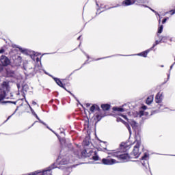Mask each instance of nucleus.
Wrapping results in <instances>:
<instances>
[{
	"label": "nucleus",
	"mask_w": 175,
	"mask_h": 175,
	"mask_svg": "<svg viewBox=\"0 0 175 175\" xmlns=\"http://www.w3.org/2000/svg\"><path fill=\"white\" fill-rule=\"evenodd\" d=\"M129 148H131L127 146L126 143L122 142L120 146V148L116 150H111L110 154L112 157H115L116 158H118V159L123 161V162H129V161L133 158L127 153Z\"/></svg>",
	"instance_id": "obj_1"
},
{
	"label": "nucleus",
	"mask_w": 175,
	"mask_h": 175,
	"mask_svg": "<svg viewBox=\"0 0 175 175\" xmlns=\"http://www.w3.org/2000/svg\"><path fill=\"white\" fill-rule=\"evenodd\" d=\"M80 152L79 150L75 149L70 152V153H67L65 155L59 156L57 162L59 165H69V163H73L76 161V158H80L79 154Z\"/></svg>",
	"instance_id": "obj_2"
},
{
	"label": "nucleus",
	"mask_w": 175,
	"mask_h": 175,
	"mask_svg": "<svg viewBox=\"0 0 175 175\" xmlns=\"http://www.w3.org/2000/svg\"><path fill=\"white\" fill-rule=\"evenodd\" d=\"M135 143H136V144L133 148L131 155H133V158H139V157H140V154H142V152H140V151L139 150V148H140V146H142V142L136 140Z\"/></svg>",
	"instance_id": "obj_3"
},
{
	"label": "nucleus",
	"mask_w": 175,
	"mask_h": 175,
	"mask_svg": "<svg viewBox=\"0 0 175 175\" xmlns=\"http://www.w3.org/2000/svg\"><path fill=\"white\" fill-rule=\"evenodd\" d=\"M8 91H10V85L9 81H4L0 85V95L2 94L5 95V92H8Z\"/></svg>",
	"instance_id": "obj_4"
},
{
	"label": "nucleus",
	"mask_w": 175,
	"mask_h": 175,
	"mask_svg": "<svg viewBox=\"0 0 175 175\" xmlns=\"http://www.w3.org/2000/svg\"><path fill=\"white\" fill-rule=\"evenodd\" d=\"M101 162L103 165H115V163H118L117 160L114 159H111L110 156H108L107 158L103 159Z\"/></svg>",
	"instance_id": "obj_5"
},
{
	"label": "nucleus",
	"mask_w": 175,
	"mask_h": 175,
	"mask_svg": "<svg viewBox=\"0 0 175 175\" xmlns=\"http://www.w3.org/2000/svg\"><path fill=\"white\" fill-rule=\"evenodd\" d=\"M3 99H14V96L13 93L10 92V90L4 92V94H0V102L3 100Z\"/></svg>",
	"instance_id": "obj_6"
},
{
	"label": "nucleus",
	"mask_w": 175,
	"mask_h": 175,
	"mask_svg": "<svg viewBox=\"0 0 175 175\" xmlns=\"http://www.w3.org/2000/svg\"><path fill=\"white\" fill-rule=\"evenodd\" d=\"M54 80L55 83L57 84V85H59V87L64 88L65 91H68V90H66V88H65V83H66V79H62V81H61L58 78H54ZM68 92L70 94V91H68Z\"/></svg>",
	"instance_id": "obj_7"
},
{
	"label": "nucleus",
	"mask_w": 175,
	"mask_h": 175,
	"mask_svg": "<svg viewBox=\"0 0 175 175\" xmlns=\"http://www.w3.org/2000/svg\"><path fill=\"white\" fill-rule=\"evenodd\" d=\"M0 62L3 66H8V65H10V59L5 55H1L0 58Z\"/></svg>",
	"instance_id": "obj_8"
},
{
	"label": "nucleus",
	"mask_w": 175,
	"mask_h": 175,
	"mask_svg": "<svg viewBox=\"0 0 175 175\" xmlns=\"http://www.w3.org/2000/svg\"><path fill=\"white\" fill-rule=\"evenodd\" d=\"M137 2V0H124L122 2V6H131L132 5H135Z\"/></svg>",
	"instance_id": "obj_9"
},
{
	"label": "nucleus",
	"mask_w": 175,
	"mask_h": 175,
	"mask_svg": "<svg viewBox=\"0 0 175 175\" xmlns=\"http://www.w3.org/2000/svg\"><path fill=\"white\" fill-rule=\"evenodd\" d=\"M103 117H105V115L102 113V110H100V112L96 113L94 120H96V122H99V121H100Z\"/></svg>",
	"instance_id": "obj_10"
},
{
	"label": "nucleus",
	"mask_w": 175,
	"mask_h": 175,
	"mask_svg": "<svg viewBox=\"0 0 175 175\" xmlns=\"http://www.w3.org/2000/svg\"><path fill=\"white\" fill-rule=\"evenodd\" d=\"M91 113H95V111H98L100 113V108L99 107L98 105L94 104L90 109Z\"/></svg>",
	"instance_id": "obj_11"
},
{
	"label": "nucleus",
	"mask_w": 175,
	"mask_h": 175,
	"mask_svg": "<svg viewBox=\"0 0 175 175\" xmlns=\"http://www.w3.org/2000/svg\"><path fill=\"white\" fill-rule=\"evenodd\" d=\"M81 155L80 156V154H79V157H77V158H90V154H88V149H84L82 152H81Z\"/></svg>",
	"instance_id": "obj_12"
},
{
	"label": "nucleus",
	"mask_w": 175,
	"mask_h": 175,
	"mask_svg": "<svg viewBox=\"0 0 175 175\" xmlns=\"http://www.w3.org/2000/svg\"><path fill=\"white\" fill-rule=\"evenodd\" d=\"M156 103H162V93L159 92L155 97Z\"/></svg>",
	"instance_id": "obj_13"
},
{
	"label": "nucleus",
	"mask_w": 175,
	"mask_h": 175,
	"mask_svg": "<svg viewBox=\"0 0 175 175\" xmlns=\"http://www.w3.org/2000/svg\"><path fill=\"white\" fill-rule=\"evenodd\" d=\"M110 107H111L110 104H102L101 105V109L103 110V111H108V110H110Z\"/></svg>",
	"instance_id": "obj_14"
},
{
	"label": "nucleus",
	"mask_w": 175,
	"mask_h": 175,
	"mask_svg": "<svg viewBox=\"0 0 175 175\" xmlns=\"http://www.w3.org/2000/svg\"><path fill=\"white\" fill-rule=\"evenodd\" d=\"M151 50H152V49H148V50H146V51H143V52L139 53L138 55H139L140 57H144V58H146V57H147L148 53H150V51H151Z\"/></svg>",
	"instance_id": "obj_15"
},
{
	"label": "nucleus",
	"mask_w": 175,
	"mask_h": 175,
	"mask_svg": "<svg viewBox=\"0 0 175 175\" xmlns=\"http://www.w3.org/2000/svg\"><path fill=\"white\" fill-rule=\"evenodd\" d=\"M153 100H154V96H149L146 98V105H151V103H152Z\"/></svg>",
	"instance_id": "obj_16"
},
{
	"label": "nucleus",
	"mask_w": 175,
	"mask_h": 175,
	"mask_svg": "<svg viewBox=\"0 0 175 175\" xmlns=\"http://www.w3.org/2000/svg\"><path fill=\"white\" fill-rule=\"evenodd\" d=\"M120 122H123V124H125V125L128 128L129 131H131V126H129V124H128V123L125 122V121H124L121 118H118L117 122H120Z\"/></svg>",
	"instance_id": "obj_17"
},
{
	"label": "nucleus",
	"mask_w": 175,
	"mask_h": 175,
	"mask_svg": "<svg viewBox=\"0 0 175 175\" xmlns=\"http://www.w3.org/2000/svg\"><path fill=\"white\" fill-rule=\"evenodd\" d=\"M113 111H120L121 113L125 111V109H124V108H121V107H113Z\"/></svg>",
	"instance_id": "obj_18"
},
{
	"label": "nucleus",
	"mask_w": 175,
	"mask_h": 175,
	"mask_svg": "<svg viewBox=\"0 0 175 175\" xmlns=\"http://www.w3.org/2000/svg\"><path fill=\"white\" fill-rule=\"evenodd\" d=\"M94 156L92 157L93 161H99V156L96 154V152H94Z\"/></svg>",
	"instance_id": "obj_19"
},
{
	"label": "nucleus",
	"mask_w": 175,
	"mask_h": 175,
	"mask_svg": "<svg viewBox=\"0 0 175 175\" xmlns=\"http://www.w3.org/2000/svg\"><path fill=\"white\" fill-rule=\"evenodd\" d=\"M163 31V25H161L158 28V33H162Z\"/></svg>",
	"instance_id": "obj_20"
},
{
	"label": "nucleus",
	"mask_w": 175,
	"mask_h": 175,
	"mask_svg": "<svg viewBox=\"0 0 175 175\" xmlns=\"http://www.w3.org/2000/svg\"><path fill=\"white\" fill-rule=\"evenodd\" d=\"M88 150V155H89V157L94 154V150L91 149H87Z\"/></svg>",
	"instance_id": "obj_21"
},
{
	"label": "nucleus",
	"mask_w": 175,
	"mask_h": 175,
	"mask_svg": "<svg viewBox=\"0 0 175 175\" xmlns=\"http://www.w3.org/2000/svg\"><path fill=\"white\" fill-rule=\"evenodd\" d=\"M131 125L133 129H136V127L137 126L136 125V122H132L131 123Z\"/></svg>",
	"instance_id": "obj_22"
},
{
	"label": "nucleus",
	"mask_w": 175,
	"mask_h": 175,
	"mask_svg": "<svg viewBox=\"0 0 175 175\" xmlns=\"http://www.w3.org/2000/svg\"><path fill=\"white\" fill-rule=\"evenodd\" d=\"M159 43H160V42H159V41L156 40V41H155V43H154V44H153L152 46L150 48V50H152V49H154V47H155V46H157V45L159 44Z\"/></svg>",
	"instance_id": "obj_23"
},
{
	"label": "nucleus",
	"mask_w": 175,
	"mask_h": 175,
	"mask_svg": "<svg viewBox=\"0 0 175 175\" xmlns=\"http://www.w3.org/2000/svg\"><path fill=\"white\" fill-rule=\"evenodd\" d=\"M31 110V112L33 113V114L36 117V118H38V115L36 114V113H35V111H33V109H32V108L31 107L30 105H29Z\"/></svg>",
	"instance_id": "obj_24"
},
{
	"label": "nucleus",
	"mask_w": 175,
	"mask_h": 175,
	"mask_svg": "<svg viewBox=\"0 0 175 175\" xmlns=\"http://www.w3.org/2000/svg\"><path fill=\"white\" fill-rule=\"evenodd\" d=\"M84 146H90V142H87L86 140L83 141Z\"/></svg>",
	"instance_id": "obj_25"
},
{
	"label": "nucleus",
	"mask_w": 175,
	"mask_h": 175,
	"mask_svg": "<svg viewBox=\"0 0 175 175\" xmlns=\"http://www.w3.org/2000/svg\"><path fill=\"white\" fill-rule=\"evenodd\" d=\"M147 159V154H144L142 157V159L143 161H144V159Z\"/></svg>",
	"instance_id": "obj_26"
},
{
	"label": "nucleus",
	"mask_w": 175,
	"mask_h": 175,
	"mask_svg": "<svg viewBox=\"0 0 175 175\" xmlns=\"http://www.w3.org/2000/svg\"><path fill=\"white\" fill-rule=\"evenodd\" d=\"M167 21V18H165L164 19H163L162 21V24H165V23H166V21Z\"/></svg>",
	"instance_id": "obj_27"
},
{
	"label": "nucleus",
	"mask_w": 175,
	"mask_h": 175,
	"mask_svg": "<svg viewBox=\"0 0 175 175\" xmlns=\"http://www.w3.org/2000/svg\"><path fill=\"white\" fill-rule=\"evenodd\" d=\"M3 53H5V49H0V54H2Z\"/></svg>",
	"instance_id": "obj_28"
},
{
	"label": "nucleus",
	"mask_w": 175,
	"mask_h": 175,
	"mask_svg": "<svg viewBox=\"0 0 175 175\" xmlns=\"http://www.w3.org/2000/svg\"><path fill=\"white\" fill-rule=\"evenodd\" d=\"M122 117H123V118H124V120H128V118L126 117V116H125V115H122Z\"/></svg>",
	"instance_id": "obj_29"
},
{
	"label": "nucleus",
	"mask_w": 175,
	"mask_h": 175,
	"mask_svg": "<svg viewBox=\"0 0 175 175\" xmlns=\"http://www.w3.org/2000/svg\"><path fill=\"white\" fill-rule=\"evenodd\" d=\"M170 13H171V14H174V13H175V9H174V10L170 11Z\"/></svg>",
	"instance_id": "obj_30"
},
{
	"label": "nucleus",
	"mask_w": 175,
	"mask_h": 175,
	"mask_svg": "<svg viewBox=\"0 0 175 175\" xmlns=\"http://www.w3.org/2000/svg\"><path fill=\"white\" fill-rule=\"evenodd\" d=\"M86 107H90V106H91L90 103H86L85 105Z\"/></svg>",
	"instance_id": "obj_31"
},
{
	"label": "nucleus",
	"mask_w": 175,
	"mask_h": 175,
	"mask_svg": "<svg viewBox=\"0 0 175 175\" xmlns=\"http://www.w3.org/2000/svg\"><path fill=\"white\" fill-rule=\"evenodd\" d=\"M2 70H3V67H2V66L0 65V72H2Z\"/></svg>",
	"instance_id": "obj_32"
},
{
	"label": "nucleus",
	"mask_w": 175,
	"mask_h": 175,
	"mask_svg": "<svg viewBox=\"0 0 175 175\" xmlns=\"http://www.w3.org/2000/svg\"><path fill=\"white\" fill-rule=\"evenodd\" d=\"M142 109H144V110H146V109H147V107L146 106H143Z\"/></svg>",
	"instance_id": "obj_33"
},
{
	"label": "nucleus",
	"mask_w": 175,
	"mask_h": 175,
	"mask_svg": "<svg viewBox=\"0 0 175 175\" xmlns=\"http://www.w3.org/2000/svg\"><path fill=\"white\" fill-rule=\"evenodd\" d=\"M46 128H48L49 129V131H51L52 132H54L53 130H51V129H50V127H49V126H46Z\"/></svg>",
	"instance_id": "obj_34"
},
{
	"label": "nucleus",
	"mask_w": 175,
	"mask_h": 175,
	"mask_svg": "<svg viewBox=\"0 0 175 175\" xmlns=\"http://www.w3.org/2000/svg\"><path fill=\"white\" fill-rule=\"evenodd\" d=\"M41 123L43 124V125H45L46 126H47V124H46V123L43 122H41Z\"/></svg>",
	"instance_id": "obj_35"
},
{
	"label": "nucleus",
	"mask_w": 175,
	"mask_h": 175,
	"mask_svg": "<svg viewBox=\"0 0 175 175\" xmlns=\"http://www.w3.org/2000/svg\"><path fill=\"white\" fill-rule=\"evenodd\" d=\"M80 38H81V36L78 37L77 40H80Z\"/></svg>",
	"instance_id": "obj_36"
},
{
	"label": "nucleus",
	"mask_w": 175,
	"mask_h": 175,
	"mask_svg": "<svg viewBox=\"0 0 175 175\" xmlns=\"http://www.w3.org/2000/svg\"><path fill=\"white\" fill-rule=\"evenodd\" d=\"M173 66H174V64H172L171 66H170V69H172L173 68Z\"/></svg>",
	"instance_id": "obj_37"
},
{
	"label": "nucleus",
	"mask_w": 175,
	"mask_h": 175,
	"mask_svg": "<svg viewBox=\"0 0 175 175\" xmlns=\"http://www.w3.org/2000/svg\"><path fill=\"white\" fill-rule=\"evenodd\" d=\"M99 59H103V58L97 59L96 61H99Z\"/></svg>",
	"instance_id": "obj_38"
},
{
	"label": "nucleus",
	"mask_w": 175,
	"mask_h": 175,
	"mask_svg": "<svg viewBox=\"0 0 175 175\" xmlns=\"http://www.w3.org/2000/svg\"><path fill=\"white\" fill-rule=\"evenodd\" d=\"M118 6H120V5L118 4L115 8H118Z\"/></svg>",
	"instance_id": "obj_39"
},
{
	"label": "nucleus",
	"mask_w": 175,
	"mask_h": 175,
	"mask_svg": "<svg viewBox=\"0 0 175 175\" xmlns=\"http://www.w3.org/2000/svg\"><path fill=\"white\" fill-rule=\"evenodd\" d=\"M13 103V102H12V101H7V103Z\"/></svg>",
	"instance_id": "obj_40"
},
{
	"label": "nucleus",
	"mask_w": 175,
	"mask_h": 175,
	"mask_svg": "<svg viewBox=\"0 0 175 175\" xmlns=\"http://www.w3.org/2000/svg\"><path fill=\"white\" fill-rule=\"evenodd\" d=\"M36 61L37 62L39 61V57H37Z\"/></svg>",
	"instance_id": "obj_41"
},
{
	"label": "nucleus",
	"mask_w": 175,
	"mask_h": 175,
	"mask_svg": "<svg viewBox=\"0 0 175 175\" xmlns=\"http://www.w3.org/2000/svg\"><path fill=\"white\" fill-rule=\"evenodd\" d=\"M9 118H10V116H9V117L7 118V121H8V120H9Z\"/></svg>",
	"instance_id": "obj_42"
},
{
	"label": "nucleus",
	"mask_w": 175,
	"mask_h": 175,
	"mask_svg": "<svg viewBox=\"0 0 175 175\" xmlns=\"http://www.w3.org/2000/svg\"><path fill=\"white\" fill-rule=\"evenodd\" d=\"M33 105H36V103H35V102H33Z\"/></svg>",
	"instance_id": "obj_43"
}]
</instances>
